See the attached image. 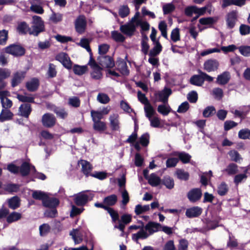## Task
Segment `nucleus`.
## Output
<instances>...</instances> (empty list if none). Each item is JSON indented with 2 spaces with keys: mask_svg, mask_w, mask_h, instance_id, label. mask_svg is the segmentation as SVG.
Returning a JSON list of instances; mask_svg holds the SVG:
<instances>
[{
  "mask_svg": "<svg viewBox=\"0 0 250 250\" xmlns=\"http://www.w3.org/2000/svg\"><path fill=\"white\" fill-rule=\"evenodd\" d=\"M229 154L232 161L240 163L242 158L240 154L235 150H231L229 152Z\"/></svg>",
  "mask_w": 250,
  "mask_h": 250,
  "instance_id": "obj_47",
  "label": "nucleus"
},
{
  "mask_svg": "<svg viewBox=\"0 0 250 250\" xmlns=\"http://www.w3.org/2000/svg\"><path fill=\"white\" fill-rule=\"evenodd\" d=\"M70 235L72 236L75 244L81 243L83 241V236L80 233L78 229H73L70 232Z\"/></svg>",
  "mask_w": 250,
  "mask_h": 250,
  "instance_id": "obj_33",
  "label": "nucleus"
},
{
  "mask_svg": "<svg viewBox=\"0 0 250 250\" xmlns=\"http://www.w3.org/2000/svg\"><path fill=\"white\" fill-rule=\"evenodd\" d=\"M198 75H194L190 79L191 84L198 86H202L205 81L211 82L213 80V78L207 73L202 71L201 70H198Z\"/></svg>",
  "mask_w": 250,
  "mask_h": 250,
  "instance_id": "obj_2",
  "label": "nucleus"
},
{
  "mask_svg": "<svg viewBox=\"0 0 250 250\" xmlns=\"http://www.w3.org/2000/svg\"><path fill=\"white\" fill-rule=\"evenodd\" d=\"M208 8V6L198 8L195 5L188 6L185 8V15L188 17H191L196 13L205 14Z\"/></svg>",
  "mask_w": 250,
  "mask_h": 250,
  "instance_id": "obj_7",
  "label": "nucleus"
},
{
  "mask_svg": "<svg viewBox=\"0 0 250 250\" xmlns=\"http://www.w3.org/2000/svg\"><path fill=\"white\" fill-rule=\"evenodd\" d=\"M238 136L242 139H250V130L243 129L238 132Z\"/></svg>",
  "mask_w": 250,
  "mask_h": 250,
  "instance_id": "obj_64",
  "label": "nucleus"
},
{
  "mask_svg": "<svg viewBox=\"0 0 250 250\" xmlns=\"http://www.w3.org/2000/svg\"><path fill=\"white\" fill-rule=\"evenodd\" d=\"M246 0H223L222 7L225 8L231 5L242 7L246 4Z\"/></svg>",
  "mask_w": 250,
  "mask_h": 250,
  "instance_id": "obj_24",
  "label": "nucleus"
},
{
  "mask_svg": "<svg viewBox=\"0 0 250 250\" xmlns=\"http://www.w3.org/2000/svg\"><path fill=\"white\" fill-rule=\"evenodd\" d=\"M202 212V209L199 207H194L188 208L186 215L188 218H194L199 216Z\"/></svg>",
  "mask_w": 250,
  "mask_h": 250,
  "instance_id": "obj_22",
  "label": "nucleus"
},
{
  "mask_svg": "<svg viewBox=\"0 0 250 250\" xmlns=\"http://www.w3.org/2000/svg\"><path fill=\"white\" fill-rule=\"evenodd\" d=\"M229 175H233L237 174L238 172V166L234 163L229 164L224 170Z\"/></svg>",
  "mask_w": 250,
  "mask_h": 250,
  "instance_id": "obj_30",
  "label": "nucleus"
},
{
  "mask_svg": "<svg viewBox=\"0 0 250 250\" xmlns=\"http://www.w3.org/2000/svg\"><path fill=\"white\" fill-rule=\"evenodd\" d=\"M148 119L150 123V125L152 127L158 128L161 126V121L160 118L158 117L154 116L153 117H151Z\"/></svg>",
  "mask_w": 250,
  "mask_h": 250,
  "instance_id": "obj_61",
  "label": "nucleus"
},
{
  "mask_svg": "<svg viewBox=\"0 0 250 250\" xmlns=\"http://www.w3.org/2000/svg\"><path fill=\"white\" fill-rule=\"evenodd\" d=\"M230 76L229 73L225 71L217 76L216 82L220 85H224L228 83Z\"/></svg>",
  "mask_w": 250,
  "mask_h": 250,
  "instance_id": "obj_28",
  "label": "nucleus"
},
{
  "mask_svg": "<svg viewBox=\"0 0 250 250\" xmlns=\"http://www.w3.org/2000/svg\"><path fill=\"white\" fill-rule=\"evenodd\" d=\"M108 213L109 214L110 216L111 217L112 221L113 223H115L117 221L119 222V215L118 212L115 210L114 209L111 208H109L108 210H107Z\"/></svg>",
  "mask_w": 250,
  "mask_h": 250,
  "instance_id": "obj_51",
  "label": "nucleus"
},
{
  "mask_svg": "<svg viewBox=\"0 0 250 250\" xmlns=\"http://www.w3.org/2000/svg\"><path fill=\"white\" fill-rule=\"evenodd\" d=\"M132 216L129 214H123L121 217V219L119 220L118 224H124V226L125 227V225L129 223L131 221Z\"/></svg>",
  "mask_w": 250,
  "mask_h": 250,
  "instance_id": "obj_62",
  "label": "nucleus"
},
{
  "mask_svg": "<svg viewBox=\"0 0 250 250\" xmlns=\"http://www.w3.org/2000/svg\"><path fill=\"white\" fill-rule=\"evenodd\" d=\"M97 100L101 104H106L109 102L110 98L107 94L103 93H100L97 96Z\"/></svg>",
  "mask_w": 250,
  "mask_h": 250,
  "instance_id": "obj_55",
  "label": "nucleus"
},
{
  "mask_svg": "<svg viewBox=\"0 0 250 250\" xmlns=\"http://www.w3.org/2000/svg\"><path fill=\"white\" fill-rule=\"evenodd\" d=\"M33 19V25L29 29V33L35 36H37L39 33L44 30V22L41 17L38 16H34Z\"/></svg>",
  "mask_w": 250,
  "mask_h": 250,
  "instance_id": "obj_4",
  "label": "nucleus"
},
{
  "mask_svg": "<svg viewBox=\"0 0 250 250\" xmlns=\"http://www.w3.org/2000/svg\"><path fill=\"white\" fill-rule=\"evenodd\" d=\"M8 32L6 30H0V45H4L6 44L8 39Z\"/></svg>",
  "mask_w": 250,
  "mask_h": 250,
  "instance_id": "obj_57",
  "label": "nucleus"
},
{
  "mask_svg": "<svg viewBox=\"0 0 250 250\" xmlns=\"http://www.w3.org/2000/svg\"><path fill=\"white\" fill-rule=\"evenodd\" d=\"M94 194L89 190H84L74 195V201L78 206L83 207L88 201L91 200Z\"/></svg>",
  "mask_w": 250,
  "mask_h": 250,
  "instance_id": "obj_3",
  "label": "nucleus"
},
{
  "mask_svg": "<svg viewBox=\"0 0 250 250\" xmlns=\"http://www.w3.org/2000/svg\"><path fill=\"white\" fill-rule=\"evenodd\" d=\"M73 72L77 75H82L87 70V67L86 65H79L75 64L73 66Z\"/></svg>",
  "mask_w": 250,
  "mask_h": 250,
  "instance_id": "obj_40",
  "label": "nucleus"
},
{
  "mask_svg": "<svg viewBox=\"0 0 250 250\" xmlns=\"http://www.w3.org/2000/svg\"><path fill=\"white\" fill-rule=\"evenodd\" d=\"M9 207L14 209L20 206V200L17 196H14L8 201Z\"/></svg>",
  "mask_w": 250,
  "mask_h": 250,
  "instance_id": "obj_49",
  "label": "nucleus"
},
{
  "mask_svg": "<svg viewBox=\"0 0 250 250\" xmlns=\"http://www.w3.org/2000/svg\"><path fill=\"white\" fill-rule=\"evenodd\" d=\"M157 110L159 113L163 115L167 116L170 112L171 108L167 104H164L159 105L158 106Z\"/></svg>",
  "mask_w": 250,
  "mask_h": 250,
  "instance_id": "obj_39",
  "label": "nucleus"
},
{
  "mask_svg": "<svg viewBox=\"0 0 250 250\" xmlns=\"http://www.w3.org/2000/svg\"><path fill=\"white\" fill-rule=\"evenodd\" d=\"M227 231L229 234V239L227 243L228 246L231 248L236 247L238 246L237 240L232 235V233L230 232L228 229Z\"/></svg>",
  "mask_w": 250,
  "mask_h": 250,
  "instance_id": "obj_59",
  "label": "nucleus"
},
{
  "mask_svg": "<svg viewBox=\"0 0 250 250\" xmlns=\"http://www.w3.org/2000/svg\"><path fill=\"white\" fill-rule=\"evenodd\" d=\"M215 113V108L213 106H208L205 108L203 112V115L208 118L213 115Z\"/></svg>",
  "mask_w": 250,
  "mask_h": 250,
  "instance_id": "obj_53",
  "label": "nucleus"
},
{
  "mask_svg": "<svg viewBox=\"0 0 250 250\" xmlns=\"http://www.w3.org/2000/svg\"><path fill=\"white\" fill-rule=\"evenodd\" d=\"M30 4V10L32 12L38 14H42L44 13L42 0H32Z\"/></svg>",
  "mask_w": 250,
  "mask_h": 250,
  "instance_id": "obj_13",
  "label": "nucleus"
},
{
  "mask_svg": "<svg viewBox=\"0 0 250 250\" xmlns=\"http://www.w3.org/2000/svg\"><path fill=\"white\" fill-rule=\"evenodd\" d=\"M49 16V21L54 23H58L61 22L63 19V14L59 12H55L53 10Z\"/></svg>",
  "mask_w": 250,
  "mask_h": 250,
  "instance_id": "obj_31",
  "label": "nucleus"
},
{
  "mask_svg": "<svg viewBox=\"0 0 250 250\" xmlns=\"http://www.w3.org/2000/svg\"><path fill=\"white\" fill-rule=\"evenodd\" d=\"M111 36L116 42H123L125 40V37L117 31H112L111 32Z\"/></svg>",
  "mask_w": 250,
  "mask_h": 250,
  "instance_id": "obj_58",
  "label": "nucleus"
},
{
  "mask_svg": "<svg viewBox=\"0 0 250 250\" xmlns=\"http://www.w3.org/2000/svg\"><path fill=\"white\" fill-rule=\"evenodd\" d=\"M228 185L225 182H222L218 186L217 192L220 196H224L227 194L228 191Z\"/></svg>",
  "mask_w": 250,
  "mask_h": 250,
  "instance_id": "obj_48",
  "label": "nucleus"
},
{
  "mask_svg": "<svg viewBox=\"0 0 250 250\" xmlns=\"http://www.w3.org/2000/svg\"><path fill=\"white\" fill-rule=\"evenodd\" d=\"M17 98L19 101L24 103H34V97L29 95H17Z\"/></svg>",
  "mask_w": 250,
  "mask_h": 250,
  "instance_id": "obj_46",
  "label": "nucleus"
},
{
  "mask_svg": "<svg viewBox=\"0 0 250 250\" xmlns=\"http://www.w3.org/2000/svg\"><path fill=\"white\" fill-rule=\"evenodd\" d=\"M171 94V89L165 87L163 90L156 92L155 96L158 101L163 102L164 104H167L168 98Z\"/></svg>",
  "mask_w": 250,
  "mask_h": 250,
  "instance_id": "obj_10",
  "label": "nucleus"
},
{
  "mask_svg": "<svg viewBox=\"0 0 250 250\" xmlns=\"http://www.w3.org/2000/svg\"><path fill=\"white\" fill-rule=\"evenodd\" d=\"M35 170L34 166H30L27 162H24L22 164L20 168V171L22 176H26L28 174L30 170Z\"/></svg>",
  "mask_w": 250,
  "mask_h": 250,
  "instance_id": "obj_35",
  "label": "nucleus"
},
{
  "mask_svg": "<svg viewBox=\"0 0 250 250\" xmlns=\"http://www.w3.org/2000/svg\"><path fill=\"white\" fill-rule=\"evenodd\" d=\"M155 43L154 47L150 51L149 53V56H156L158 55L162 51V46L160 43L157 41Z\"/></svg>",
  "mask_w": 250,
  "mask_h": 250,
  "instance_id": "obj_41",
  "label": "nucleus"
},
{
  "mask_svg": "<svg viewBox=\"0 0 250 250\" xmlns=\"http://www.w3.org/2000/svg\"><path fill=\"white\" fill-rule=\"evenodd\" d=\"M144 111L145 112V115L147 118L152 117L156 113L154 108L150 103H148L144 105Z\"/></svg>",
  "mask_w": 250,
  "mask_h": 250,
  "instance_id": "obj_37",
  "label": "nucleus"
},
{
  "mask_svg": "<svg viewBox=\"0 0 250 250\" xmlns=\"http://www.w3.org/2000/svg\"><path fill=\"white\" fill-rule=\"evenodd\" d=\"M60 204V201L56 198H50L47 196L45 200L43 201L42 205L50 208H56Z\"/></svg>",
  "mask_w": 250,
  "mask_h": 250,
  "instance_id": "obj_20",
  "label": "nucleus"
},
{
  "mask_svg": "<svg viewBox=\"0 0 250 250\" xmlns=\"http://www.w3.org/2000/svg\"><path fill=\"white\" fill-rule=\"evenodd\" d=\"M78 45L85 48L87 52H91V49L89 46V42L86 38H82L81 39L80 42L77 43Z\"/></svg>",
  "mask_w": 250,
  "mask_h": 250,
  "instance_id": "obj_56",
  "label": "nucleus"
},
{
  "mask_svg": "<svg viewBox=\"0 0 250 250\" xmlns=\"http://www.w3.org/2000/svg\"><path fill=\"white\" fill-rule=\"evenodd\" d=\"M161 228L160 224L154 222H149L144 229H142L137 233L132 234V239L137 241L139 239H146L149 235L159 231Z\"/></svg>",
  "mask_w": 250,
  "mask_h": 250,
  "instance_id": "obj_1",
  "label": "nucleus"
},
{
  "mask_svg": "<svg viewBox=\"0 0 250 250\" xmlns=\"http://www.w3.org/2000/svg\"><path fill=\"white\" fill-rule=\"evenodd\" d=\"M93 128L98 131H103L106 129V124L101 121L93 122Z\"/></svg>",
  "mask_w": 250,
  "mask_h": 250,
  "instance_id": "obj_50",
  "label": "nucleus"
},
{
  "mask_svg": "<svg viewBox=\"0 0 250 250\" xmlns=\"http://www.w3.org/2000/svg\"><path fill=\"white\" fill-rule=\"evenodd\" d=\"M149 135L148 133H145L141 135L138 140L135 142L134 146L135 148L139 151L141 149L140 145L143 146H146L149 143Z\"/></svg>",
  "mask_w": 250,
  "mask_h": 250,
  "instance_id": "obj_14",
  "label": "nucleus"
},
{
  "mask_svg": "<svg viewBox=\"0 0 250 250\" xmlns=\"http://www.w3.org/2000/svg\"><path fill=\"white\" fill-rule=\"evenodd\" d=\"M39 81L37 78H34L26 83V87L28 91L34 92L36 91L39 86Z\"/></svg>",
  "mask_w": 250,
  "mask_h": 250,
  "instance_id": "obj_25",
  "label": "nucleus"
},
{
  "mask_svg": "<svg viewBox=\"0 0 250 250\" xmlns=\"http://www.w3.org/2000/svg\"><path fill=\"white\" fill-rule=\"evenodd\" d=\"M175 174L176 175L177 178L183 181H187L189 178V173L185 171L184 170L182 169H178L176 170Z\"/></svg>",
  "mask_w": 250,
  "mask_h": 250,
  "instance_id": "obj_42",
  "label": "nucleus"
},
{
  "mask_svg": "<svg viewBox=\"0 0 250 250\" xmlns=\"http://www.w3.org/2000/svg\"><path fill=\"white\" fill-rule=\"evenodd\" d=\"M99 64L103 67L111 68L115 65L114 61L112 57L109 56L102 55L98 58Z\"/></svg>",
  "mask_w": 250,
  "mask_h": 250,
  "instance_id": "obj_12",
  "label": "nucleus"
},
{
  "mask_svg": "<svg viewBox=\"0 0 250 250\" xmlns=\"http://www.w3.org/2000/svg\"><path fill=\"white\" fill-rule=\"evenodd\" d=\"M110 126L112 130H119L120 129L119 116L117 113H113L109 117Z\"/></svg>",
  "mask_w": 250,
  "mask_h": 250,
  "instance_id": "obj_19",
  "label": "nucleus"
},
{
  "mask_svg": "<svg viewBox=\"0 0 250 250\" xmlns=\"http://www.w3.org/2000/svg\"><path fill=\"white\" fill-rule=\"evenodd\" d=\"M163 184L168 189H172L174 186L173 179L168 176H166L163 179Z\"/></svg>",
  "mask_w": 250,
  "mask_h": 250,
  "instance_id": "obj_45",
  "label": "nucleus"
},
{
  "mask_svg": "<svg viewBox=\"0 0 250 250\" xmlns=\"http://www.w3.org/2000/svg\"><path fill=\"white\" fill-rule=\"evenodd\" d=\"M76 32L79 34L83 33L87 26V21L85 17L83 15H79L74 22Z\"/></svg>",
  "mask_w": 250,
  "mask_h": 250,
  "instance_id": "obj_6",
  "label": "nucleus"
},
{
  "mask_svg": "<svg viewBox=\"0 0 250 250\" xmlns=\"http://www.w3.org/2000/svg\"><path fill=\"white\" fill-rule=\"evenodd\" d=\"M10 95L7 90L0 91V99L3 108L8 109L12 105V101L7 98Z\"/></svg>",
  "mask_w": 250,
  "mask_h": 250,
  "instance_id": "obj_15",
  "label": "nucleus"
},
{
  "mask_svg": "<svg viewBox=\"0 0 250 250\" xmlns=\"http://www.w3.org/2000/svg\"><path fill=\"white\" fill-rule=\"evenodd\" d=\"M217 19L213 17L203 18L199 20V22L202 25H210L215 23Z\"/></svg>",
  "mask_w": 250,
  "mask_h": 250,
  "instance_id": "obj_54",
  "label": "nucleus"
},
{
  "mask_svg": "<svg viewBox=\"0 0 250 250\" xmlns=\"http://www.w3.org/2000/svg\"><path fill=\"white\" fill-rule=\"evenodd\" d=\"M219 62L213 59L208 60L206 61L204 64V68L208 72L216 70L219 66Z\"/></svg>",
  "mask_w": 250,
  "mask_h": 250,
  "instance_id": "obj_18",
  "label": "nucleus"
},
{
  "mask_svg": "<svg viewBox=\"0 0 250 250\" xmlns=\"http://www.w3.org/2000/svg\"><path fill=\"white\" fill-rule=\"evenodd\" d=\"M79 164L81 165L82 171L86 177L90 175L92 167L89 162L85 160H81L79 161Z\"/></svg>",
  "mask_w": 250,
  "mask_h": 250,
  "instance_id": "obj_23",
  "label": "nucleus"
},
{
  "mask_svg": "<svg viewBox=\"0 0 250 250\" xmlns=\"http://www.w3.org/2000/svg\"><path fill=\"white\" fill-rule=\"evenodd\" d=\"M32 111L31 105L29 104H22L19 107L20 115L24 117L28 118Z\"/></svg>",
  "mask_w": 250,
  "mask_h": 250,
  "instance_id": "obj_26",
  "label": "nucleus"
},
{
  "mask_svg": "<svg viewBox=\"0 0 250 250\" xmlns=\"http://www.w3.org/2000/svg\"><path fill=\"white\" fill-rule=\"evenodd\" d=\"M5 52L14 56L19 57L25 54V49L20 44L14 43L5 47Z\"/></svg>",
  "mask_w": 250,
  "mask_h": 250,
  "instance_id": "obj_5",
  "label": "nucleus"
},
{
  "mask_svg": "<svg viewBox=\"0 0 250 250\" xmlns=\"http://www.w3.org/2000/svg\"><path fill=\"white\" fill-rule=\"evenodd\" d=\"M175 155L177 156L179 159L185 164L188 163L191 158V156L185 152H176Z\"/></svg>",
  "mask_w": 250,
  "mask_h": 250,
  "instance_id": "obj_43",
  "label": "nucleus"
},
{
  "mask_svg": "<svg viewBox=\"0 0 250 250\" xmlns=\"http://www.w3.org/2000/svg\"><path fill=\"white\" fill-rule=\"evenodd\" d=\"M42 122L44 126L50 128L55 125L56 119L54 115L47 113L42 116Z\"/></svg>",
  "mask_w": 250,
  "mask_h": 250,
  "instance_id": "obj_11",
  "label": "nucleus"
},
{
  "mask_svg": "<svg viewBox=\"0 0 250 250\" xmlns=\"http://www.w3.org/2000/svg\"><path fill=\"white\" fill-rule=\"evenodd\" d=\"M25 77V72L19 71L16 72L12 80V86L14 87L18 85Z\"/></svg>",
  "mask_w": 250,
  "mask_h": 250,
  "instance_id": "obj_27",
  "label": "nucleus"
},
{
  "mask_svg": "<svg viewBox=\"0 0 250 250\" xmlns=\"http://www.w3.org/2000/svg\"><path fill=\"white\" fill-rule=\"evenodd\" d=\"M149 209L150 207L148 205L142 206L141 205L138 204L135 206L134 211L136 214L138 215L146 212L149 210Z\"/></svg>",
  "mask_w": 250,
  "mask_h": 250,
  "instance_id": "obj_44",
  "label": "nucleus"
},
{
  "mask_svg": "<svg viewBox=\"0 0 250 250\" xmlns=\"http://www.w3.org/2000/svg\"><path fill=\"white\" fill-rule=\"evenodd\" d=\"M136 25L131 22H128L124 25L120 26V31L124 34L131 36L133 35L136 30Z\"/></svg>",
  "mask_w": 250,
  "mask_h": 250,
  "instance_id": "obj_16",
  "label": "nucleus"
},
{
  "mask_svg": "<svg viewBox=\"0 0 250 250\" xmlns=\"http://www.w3.org/2000/svg\"><path fill=\"white\" fill-rule=\"evenodd\" d=\"M21 218V214L18 212H13L7 217V221L12 223L19 220Z\"/></svg>",
  "mask_w": 250,
  "mask_h": 250,
  "instance_id": "obj_60",
  "label": "nucleus"
},
{
  "mask_svg": "<svg viewBox=\"0 0 250 250\" xmlns=\"http://www.w3.org/2000/svg\"><path fill=\"white\" fill-rule=\"evenodd\" d=\"M13 114L8 109L3 108L0 114V121L1 122L12 119Z\"/></svg>",
  "mask_w": 250,
  "mask_h": 250,
  "instance_id": "obj_34",
  "label": "nucleus"
},
{
  "mask_svg": "<svg viewBox=\"0 0 250 250\" xmlns=\"http://www.w3.org/2000/svg\"><path fill=\"white\" fill-rule=\"evenodd\" d=\"M116 69L124 75H128L129 71L127 68L126 62L122 59H119L116 62Z\"/></svg>",
  "mask_w": 250,
  "mask_h": 250,
  "instance_id": "obj_21",
  "label": "nucleus"
},
{
  "mask_svg": "<svg viewBox=\"0 0 250 250\" xmlns=\"http://www.w3.org/2000/svg\"><path fill=\"white\" fill-rule=\"evenodd\" d=\"M55 59L60 62L63 66L68 69L72 68V64L68 55L64 52H61L58 54Z\"/></svg>",
  "mask_w": 250,
  "mask_h": 250,
  "instance_id": "obj_8",
  "label": "nucleus"
},
{
  "mask_svg": "<svg viewBox=\"0 0 250 250\" xmlns=\"http://www.w3.org/2000/svg\"><path fill=\"white\" fill-rule=\"evenodd\" d=\"M201 190L199 188L191 189L188 193L187 196L189 200L191 202H195L199 200L202 196Z\"/></svg>",
  "mask_w": 250,
  "mask_h": 250,
  "instance_id": "obj_17",
  "label": "nucleus"
},
{
  "mask_svg": "<svg viewBox=\"0 0 250 250\" xmlns=\"http://www.w3.org/2000/svg\"><path fill=\"white\" fill-rule=\"evenodd\" d=\"M148 183L153 187L159 185L161 183L160 178L155 173H152L147 179Z\"/></svg>",
  "mask_w": 250,
  "mask_h": 250,
  "instance_id": "obj_38",
  "label": "nucleus"
},
{
  "mask_svg": "<svg viewBox=\"0 0 250 250\" xmlns=\"http://www.w3.org/2000/svg\"><path fill=\"white\" fill-rule=\"evenodd\" d=\"M88 64L92 69V72L91 73L92 78L95 80L101 79L102 77V68L96 63L95 61L91 59L88 62Z\"/></svg>",
  "mask_w": 250,
  "mask_h": 250,
  "instance_id": "obj_9",
  "label": "nucleus"
},
{
  "mask_svg": "<svg viewBox=\"0 0 250 250\" xmlns=\"http://www.w3.org/2000/svg\"><path fill=\"white\" fill-rule=\"evenodd\" d=\"M236 18L237 12L235 11H232L228 14L227 22L229 28H232L234 26Z\"/></svg>",
  "mask_w": 250,
  "mask_h": 250,
  "instance_id": "obj_29",
  "label": "nucleus"
},
{
  "mask_svg": "<svg viewBox=\"0 0 250 250\" xmlns=\"http://www.w3.org/2000/svg\"><path fill=\"white\" fill-rule=\"evenodd\" d=\"M129 13L130 10L127 5H121L119 9V15L121 18L127 17Z\"/></svg>",
  "mask_w": 250,
  "mask_h": 250,
  "instance_id": "obj_52",
  "label": "nucleus"
},
{
  "mask_svg": "<svg viewBox=\"0 0 250 250\" xmlns=\"http://www.w3.org/2000/svg\"><path fill=\"white\" fill-rule=\"evenodd\" d=\"M84 208L83 207L78 208L75 205H73L71 206V210L70 211V215L71 217H73L75 216L81 214Z\"/></svg>",
  "mask_w": 250,
  "mask_h": 250,
  "instance_id": "obj_63",
  "label": "nucleus"
},
{
  "mask_svg": "<svg viewBox=\"0 0 250 250\" xmlns=\"http://www.w3.org/2000/svg\"><path fill=\"white\" fill-rule=\"evenodd\" d=\"M47 195L48 194L41 190H35L32 193L33 198L36 200H42V204L43 203V201L45 200Z\"/></svg>",
  "mask_w": 250,
  "mask_h": 250,
  "instance_id": "obj_36",
  "label": "nucleus"
},
{
  "mask_svg": "<svg viewBox=\"0 0 250 250\" xmlns=\"http://www.w3.org/2000/svg\"><path fill=\"white\" fill-rule=\"evenodd\" d=\"M117 196L115 194H111L105 197L103 200L104 203L107 206H114L117 202Z\"/></svg>",
  "mask_w": 250,
  "mask_h": 250,
  "instance_id": "obj_32",
  "label": "nucleus"
}]
</instances>
